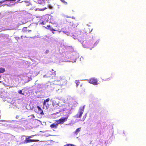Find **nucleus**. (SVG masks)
Returning a JSON list of instances; mask_svg holds the SVG:
<instances>
[{
  "label": "nucleus",
  "mask_w": 146,
  "mask_h": 146,
  "mask_svg": "<svg viewBox=\"0 0 146 146\" xmlns=\"http://www.w3.org/2000/svg\"><path fill=\"white\" fill-rule=\"evenodd\" d=\"M37 3L41 5H44L45 4V3L44 2V0L38 1Z\"/></svg>",
  "instance_id": "1a4fd4ad"
},
{
  "label": "nucleus",
  "mask_w": 146,
  "mask_h": 146,
  "mask_svg": "<svg viewBox=\"0 0 146 146\" xmlns=\"http://www.w3.org/2000/svg\"><path fill=\"white\" fill-rule=\"evenodd\" d=\"M49 52V50H46V51H45V53L46 54H47L48 52Z\"/></svg>",
  "instance_id": "412c9836"
},
{
  "label": "nucleus",
  "mask_w": 146,
  "mask_h": 146,
  "mask_svg": "<svg viewBox=\"0 0 146 146\" xmlns=\"http://www.w3.org/2000/svg\"><path fill=\"white\" fill-rule=\"evenodd\" d=\"M60 1L64 4L66 5L67 4V3L64 0H60Z\"/></svg>",
  "instance_id": "dca6fc26"
},
{
  "label": "nucleus",
  "mask_w": 146,
  "mask_h": 146,
  "mask_svg": "<svg viewBox=\"0 0 146 146\" xmlns=\"http://www.w3.org/2000/svg\"><path fill=\"white\" fill-rule=\"evenodd\" d=\"M16 0H13V1H15ZM20 1V0H18V1H17V3H18L19 1Z\"/></svg>",
  "instance_id": "b1692460"
},
{
  "label": "nucleus",
  "mask_w": 146,
  "mask_h": 146,
  "mask_svg": "<svg viewBox=\"0 0 146 146\" xmlns=\"http://www.w3.org/2000/svg\"><path fill=\"white\" fill-rule=\"evenodd\" d=\"M50 101V98H48L46 99V100H45L43 103V105H45L46 102H48Z\"/></svg>",
  "instance_id": "4468645a"
},
{
  "label": "nucleus",
  "mask_w": 146,
  "mask_h": 146,
  "mask_svg": "<svg viewBox=\"0 0 146 146\" xmlns=\"http://www.w3.org/2000/svg\"><path fill=\"white\" fill-rule=\"evenodd\" d=\"M58 124L56 122V124H52L50 125V127L51 128H54L55 129L57 128Z\"/></svg>",
  "instance_id": "9d476101"
},
{
  "label": "nucleus",
  "mask_w": 146,
  "mask_h": 146,
  "mask_svg": "<svg viewBox=\"0 0 146 146\" xmlns=\"http://www.w3.org/2000/svg\"><path fill=\"white\" fill-rule=\"evenodd\" d=\"M59 78H60V80L61 81L62 80V78H61V77H60Z\"/></svg>",
  "instance_id": "c85d7f7f"
},
{
  "label": "nucleus",
  "mask_w": 146,
  "mask_h": 146,
  "mask_svg": "<svg viewBox=\"0 0 146 146\" xmlns=\"http://www.w3.org/2000/svg\"><path fill=\"white\" fill-rule=\"evenodd\" d=\"M7 5L8 6H10V5L9 4L8 5V4H5L4 5H1V6H4V5Z\"/></svg>",
  "instance_id": "4be33fe9"
},
{
  "label": "nucleus",
  "mask_w": 146,
  "mask_h": 146,
  "mask_svg": "<svg viewBox=\"0 0 146 146\" xmlns=\"http://www.w3.org/2000/svg\"><path fill=\"white\" fill-rule=\"evenodd\" d=\"M75 82L77 86H80L81 87H82L83 86H84V84L81 80H76L75 81Z\"/></svg>",
  "instance_id": "0eeeda50"
},
{
  "label": "nucleus",
  "mask_w": 146,
  "mask_h": 146,
  "mask_svg": "<svg viewBox=\"0 0 146 146\" xmlns=\"http://www.w3.org/2000/svg\"><path fill=\"white\" fill-rule=\"evenodd\" d=\"M92 29H91L90 31H89V33H90V32H91L92 31Z\"/></svg>",
  "instance_id": "393cba45"
},
{
  "label": "nucleus",
  "mask_w": 146,
  "mask_h": 146,
  "mask_svg": "<svg viewBox=\"0 0 146 146\" xmlns=\"http://www.w3.org/2000/svg\"><path fill=\"white\" fill-rule=\"evenodd\" d=\"M84 108H80L79 110V111L78 113L76 115V117L77 118L81 117L84 112Z\"/></svg>",
  "instance_id": "423d86ee"
},
{
  "label": "nucleus",
  "mask_w": 146,
  "mask_h": 146,
  "mask_svg": "<svg viewBox=\"0 0 146 146\" xmlns=\"http://www.w3.org/2000/svg\"><path fill=\"white\" fill-rule=\"evenodd\" d=\"M72 35L75 39H78L80 42L84 39V33L80 31H76Z\"/></svg>",
  "instance_id": "f03ea898"
},
{
  "label": "nucleus",
  "mask_w": 146,
  "mask_h": 146,
  "mask_svg": "<svg viewBox=\"0 0 146 146\" xmlns=\"http://www.w3.org/2000/svg\"><path fill=\"white\" fill-rule=\"evenodd\" d=\"M70 18H71V17H70ZM72 19H75V17H74L73 16L72 17H71Z\"/></svg>",
  "instance_id": "5701e85b"
},
{
  "label": "nucleus",
  "mask_w": 146,
  "mask_h": 146,
  "mask_svg": "<svg viewBox=\"0 0 146 146\" xmlns=\"http://www.w3.org/2000/svg\"><path fill=\"white\" fill-rule=\"evenodd\" d=\"M36 135H31V136H28V137H29V138L30 139V138L33 137L34 136H36Z\"/></svg>",
  "instance_id": "6ab92c4d"
},
{
  "label": "nucleus",
  "mask_w": 146,
  "mask_h": 146,
  "mask_svg": "<svg viewBox=\"0 0 146 146\" xmlns=\"http://www.w3.org/2000/svg\"><path fill=\"white\" fill-rule=\"evenodd\" d=\"M56 27H59V26H56Z\"/></svg>",
  "instance_id": "2f4dec72"
},
{
  "label": "nucleus",
  "mask_w": 146,
  "mask_h": 146,
  "mask_svg": "<svg viewBox=\"0 0 146 146\" xmlns=\"http://www.w3.org/2000/svg\"><path fill=\"white\" fill-rule=\"evenodd\" d=\"M48 7L49 9H52L53 8L50 5H49L48 6Z\"/></svg>",
  "instance_id": "aec40b11"
},
{
  "label": "nucleus",
  "mask_w": 146,
  "mask_h": 146,
  "mask_svg": "<svg viewBox=\"0 0 146 146\" xmlns=\"http://www.w3.org/2000/svg\"><path fill=\"white\" fill-rule=\"evenodd\" d=\"M52 70L54 71V72L55 74V71L53 69H52Z\"/></svg>",
  "instance_id": "a878e982"
},
{
  "label": "nucleus",
  "mask_w": 146,
  "mask_h": 146,
  "mask_svg": "<svg viewBox=\"0 0 146 146\" xmlns=\"http://www.w3.org/2000/svg\"><path fill=\"white\" fill-rule=\"evenodd\" d=\"M39 141L38 140V139H30L29 138V137H27L26 138L25 140L24 141L23 143L24 144L27 143H29L30 142H38Z\"/></svg>",
  "instance_id": "20e7f679"
},
{
  "label": "nucleus",
  "mask_w": 146,
  "mask_h": 146,
  "mask_svg": "<svg viewBox=\"0 0 146 146\" xmlns=\"http://www.w3.org/2000/svg\"><path fill=\"white\" fill-rule=\"evenodd\" d=\"M82 90L83 91H84L85 90V89H83L82 88Z\"/></svg>",
  "instance_id": "c756f323"
},
{
  "label": "nucleus",
  "mask_w": 146,
  "mask_h": 146,
  "mask_svg": "<svg viewBox=\"0 0 146 146\" xmlns=\"http://www.w3.org/2000/svg\"><path fill=\"white\" fill-rule=\"evenodd\" d=\"M89 82L94 85H97L98 84V80L97 79L94 78H91L89 80Z\"/></svg>",
  "instance_id": "39448f33"
},
{
  "label": "nucleus",
  "mask_w": 146,
  "mask_h": 146,
  "mask_svg": "<svg viewBox=\"0 0 146 146\" xmlns=\"http://www.w3.org/2000/svg\"><path fill=\"white\" fill-rule=\"evenodd\" d=\"M18 92L19 93L22 94L24 95V94L22 93V90H19L18 91Z\"/></svg>",
  "instance_id": "f3484780"
},
{
  "label": "nucleus",
  "mask_w": 146,
  "mask_h": 146,
  "mask_svg": "<svg viewBox=\"0 0 146 146\" xmlns=\"http://www.w3.org/2000/svg\"><path fill=\"white\" fill-rule=\"evenodd\" d=\"M5 70V69L4 68L0 67V73L4 72Z\"/></svg>",
  "instance_id": "2eb2a0df"
},
{
  "label": "nucleus",
  "mask_w": 146,
  "mask_h": 146,
  "mask_svg": "<svg viewBox=\"0 0 146 146\" xmlns=\"http://www.w3.org/2000/svg\"><path fill=\"white\" fill-rule=\"evenodd\" d=\"M46 9H47V8L46 7H44V8H42V9L36 8L35 9V11H38V10L39 11H43L45 10Z\"/></svg>",
  "instance_id": "ddd939ff"
},
{
  "label": "nucleus",
  "mask_w": 146,
  "mask_h": 146,
  "mask_svg": "<svg viewBox=\"0 0 146 146\" xmlns=\"http://www.w3.org/2000/svg\"><path fill=\"white\" fill-rule=\"evenodd\" d=\"M94 42L93 40H84L82 43L83 47L91 49L94 46Z\"/></svg>",
  "instance_id": "f257e3e1"
},
{
  "label": "nucleus",
  "mask_w": 146,
  "mask_h": 146,
  "mask_svg": "<svg viewBox=\"0 0 146 146\" xmlns=\"http://www.w3.org/2000/svg\"><path fill=\"white\" fill-rule=\"evenodd\" d=\"M37 108H38V111H40V113L42 115H43L44 113L41 108L38 106H37Z\"/></svg>",
  "instance_id": "9b49d317"
},
{
  "label": "nucleus",
  "mask_w": 146,
  "mask_h": 146,
  "mask_svg": "<svg viewBox=\"0 0 146 146\" xmlns=\"http://www.w3.org/2000/svg\"><path fill=\"white\" fill-rule=\"evenodd\" d=\"M1 14V13H0V14Z\"/></svg>",
  "instance_id": "72a5a7b5"
},
{
  "label": "nucleus",
  "mask_w": 146,
  "mask_h": 146,
  "mask_svg": "<svg viewBox=\"0 0 146 146\" xmlns=\"http://www.w3.org/2000/svg\"><path fill=\"white\" fill-rule=\"evenodd\" d=\"M81 127L77 128L76 130L74 132V133L76 135H77L79 132L80 131Z\"/></svg>",
  "instance_id": "f8f14e48"
},
{
  "label": "nucleus",
  "mask_w": 146,
  "mask_h": 146,
  "mask_svg": "<svg viewBox=\"0 0 146 146\" xmlns=\"http://www.w3.org/2000/svg\"><path fill=\"white\" fill-rule=\"evenodd\" d=\"M6 1H7L6 0H3L2 1H0V3L2 4L3 3Z\"/></svg>",
  "instance_id": "a211bd4d"
},
{
  "label": "nucleus",
  "mask_w": 146,
  "mask_h": 146,
  "mask_svg": "<svg viewBox=\"0 0 146 146\" xmlns=\"http://www.w3.org/2000/svg\"><path fill=\"white\" fill-rule=\"evenodd\" d=\"M22 137H27V136H25V135H23V136H22Z\"/></svg>",
  "instance_id": "7c9ffc66"
},
{
  "label": "nucleus",
  "mask_w": 146,
  "mask_h": 146,
  "mask_svg": "<svg viewBox=\"0 0 146 146\" xmlns=\"http://www.w3.org/2000/svg\"><path fill=\"white\" fill-rule=\"evenodd\" d=\"M19 116H18V115H17V116H16V118H19Z\"/></svg>",
  "instance_id": "bb28decb"
},
{
  "label": "nucleus",
  "mask_w": 146,
  "mask_h": 146,
  "mask_svg": "<svg viewBox=\"0 0 146 146\" xmlns=\"http://www.w3.org/2000/svg\"><path fill=\"white\" fill-rule=\"evenodd\" d=\"M1 78V76H0V78Z\"/></svg>",
  "instance_id": "473e14b6"
},
{
  "label": "nucleus",
  "mask_w": 146,
  "mask_h": 146,
  "mask_svg": "<svg viewBox=\"0 0 146 146\" xmlns=\"http://www.w3.org/2000/svg\"><path fill=\"white\" fill-rule=\"evenodd\" d=\"M65 117H62L58 120H56L58 125L63 124L65 121H67V119L69 117L68 114L64 115Z\"/></svg>",
  "instance_id": "7ed1b4c3"
},
{
  "label": "nucleus",
  "mask_w": 146,
  "mask_h": 146,
  "mask_svg": "<svg viewBox=\"0 0 146 146\" xmlns=\"http://www.w3.org/2000/svg\"><path fill=\"white\" fill-rule=\"evenodd\" d=\"M86 29L87 30H88V29H89V28L88 27Z\"/></svg>",
  "instance_id": "cd10ccee"
},
{
  "label": "nucleus",
  "mask_w": 146,
  "mask_h": 146,
  "mask_svg": "<svg viewBox=\"0 0 146 146\" xmlns=\"http://www.w3.org/2000/svg\"><path fill=\"white\" fill-rule=\"evenodd\" d=\"M47 27H48V29L51 31L53 34L54 33V31H58L59 30V29H58L56 28L54 29H53L52 28L50 27V25H47Z\"/></svg>",
  "instance_id": "6e6552de"
}]
</instances>
